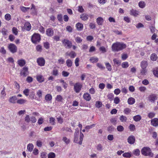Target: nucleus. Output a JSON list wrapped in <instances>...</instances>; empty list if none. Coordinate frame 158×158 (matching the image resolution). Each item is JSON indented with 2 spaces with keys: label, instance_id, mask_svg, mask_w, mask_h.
I'll use <instances>...</instances> for the list:
<instances>
[{
  "label": "nucleus",
  "instance_id": "f257e3e1",
  "mask_svg": "<svg viewBox=\"0 0 158 158\" xmlns=\"http://www.w3.org/2000/svg\"><path fill=\"white\" fill-rule=\"evenodd\" d=\"M126 44L122 42H117L113 43L111 47L112 50L114 52H118L126 48Z\"/></svg>",
  "mask_w": 158,
  "mask_h": 158
},
{
  "label": "nucleus",
  "instance_id": "f03ea898",
  "mask_svg": "<svg viewBox=\"0 0 158 158\" xmlns=\"http://www.w3.org/2000/svg\"><path fill=\"white\" fill-rule=\"evenodd\" d=\"M142 154L145 156H148L150 157H153V153L152 152L150 148L148 147H144L141 150Z\"/></svg>",
  "mask_w": 158,
  "mask_h": 158
},
{
  "label": "nucleus",
  "instance_id": "7ed1b4c3",
  "mask_svg": "<svg viewBox=\"0 0 158 158\" xmlns=\"http://www.w3.org/2000/svg\"><path fill=\"white\" fill-rule=\"evenodd\" d=\"M84 137L83 134L81 132H80L79 136V135L77 134L74 133L73 138V142L78 143L79 145H81L82 143V141Z\"/></svg>",
  "mask_w": 158,
  "mask_h": 158
},
{
  "label": "nucleus",
  "instance_id": "20e7f679",
  "mask_svg": "<svg viewBox=\"0 0 158 158\" xmlns=\"http://www.w3.org/2000/svg\"><path fill=\"white\" fill-rule=\"evenodd\" d=\"M40 35L38 33H35L31 36V41L34 44H37L40 42Z\"/></svg>",
  "mask_w": 158,
  "mask_h": 158
},
{
  "label": "nucleus",
  "instance_id": "39448f33",
  "mask_svg": "<svg viewBox=\"0 0 158 158\" xmlns=\"http://www.w3.org/2000/svg\"><path fill=\"white\" fill-rule=\"evenodd\" d=\"M62 42L64 46L66 48L70 49L72 47V44L70 41L67 39L62 40Z\"/></svg>",
  "mask_w": 158,
  "mask_h": 158
},
{
  "label": "nucleus",
  "instance_id": "423d86ee",
  "mask_svg": "<svg viewBox=\"0 0 158 158\" xmlns=\"http://www.w3.org/2000/svg\"><path fill=\"white\" fill-rule=\"evenodd\" d=\"M20 74L21 76L26 77L29 74L28 68L26 66L23 67L21 70Z\"/></svg>",
  "mask_w": 158,
  "mask_h": 158
},
{
  "label": "nucleus",
  "instance_id": "0eeeda50",
  "mask_svg": "<svg viewBox=\"0 0 158 158\" xmlns=\"http://www.w3.org/2000/svg\"><path fill=\"white\" fill-rule=\"evenodd\" d=\"M82 85L79 82L76 83L74 85V91L77 93L80 92L82 88Z\"/></svg>",
  "mask_w": 158,
  "mask_h": 158
},
{
  "label": "nucleus",
  "instance_id": "6e6552de",
  "mask_svg": "<svg viewBox=\"0 0 158 158\" xmlns=\"http://www.w3.org/2000/svg\"><path fill=\"white\" fill-rule=\"evenodd\" d=\"M8 48L10 51L12 53H15L17 51V47L13 44H10L8 46Z\"/></svg>",
  "mask_w": 158,
  "mask_h": 158
},
{
  "label": "nucleus",
  "instance_id": "1a4fd4ad",
  "mask_svg": "<svg viewBox=\"0 0 158 158\" xmlns=\"http://www.w3.org/2000/svg\"><path fill=\"white\" fill-rule=\"evenodd\" d=\"M157 99V95L156 94H151L148 97V100L152 103H154Z\"/></svg>",
  "mask_w": 158,
  "mask_h": 158
},
{
  "label": "nucleus",
  "instance_id": "9d476101",
  "mask_svg": "<svg viewBox=\"0 0 158 158\" xmlns=\"http://www.w3.org/2000/svg\"><path fill=\"white\" fill-rule=\"evenodd\" d=\"M37 62L39 66H43L45 64V60L43 57L39 58L37 60Z\"/></svg>",
  "mask_w": 158,
  "mask_h": 158
},
{
  "label": "nucleus",
  "instance_id": "9b49d317",
  "mask_svg": "<svg viewBox=\"0 0 158 158\" xmlns=\"http://www.w3.org/2000/svg\"><path fill=\"white\" fill-rule=\"evenodd\" d=\"M135 137L134 136L130 135L127 139V142L130 144H133L135 142Z\"/></svg>",
  "mask_w": 158,
  "mask_h": 158
},
{
  "label": "nucleus",
  "instance_id": "f8f14e48",
  "mask_svg": "<svg viewBox=\"0 0 158 158\" xmlns=\"http://www.w3.org/2000/svg\"><path fill=\"white\" fill-rule=\"evenodd\" d=\"M151 124L154 127H157L158 126V118H155L152 119L151 120Z\"/></svg>",
  "mask_w": 158,
  "mask_h": 158
},
{
  "label": "nucleus",
  "instance_id": "ddd939ff",
  "mask_svg": "<svg viewBox=\"0 0 158 158\" xmlns=\"http://www.w3.org/2000/svg\"><path fill=\"white\" fill-rule=\"evenodd\" d=\"M17 100V98L16 96L10 97L8 99L9 102L13 104H15L17 102L16 101Z\"/></svg>",
  "mask_w": 158,
  "mask_h": 158
},
{
  "label": "nucleus",
  "instance_id": "4468645a",
  "mask_svg": "<svg viewBox=\"0 0 158 158\" xmlns=\"http://www.w3.org/2000/svg\"><path fill=\"white\" fill-rule=\"evenodd\" d=\"M46 34L48 36L51 37L53 35L54 31L51 28H48L46 31Z\"/></svg>",
  "mask_w": 158,
  "mask_h": 158
},
{
  "label": "nucleus",
  "instance_id": "2eb2a0df",
  "mask_svg": "<svg viewBox=\"0 0 158 158\" xmlns=\"http://www.w3.org/2000/svg\"><path fill=\"white\" fill-rule=\"evenodd\" d=\"M17 63L21 67L23 66L26 63V61L23 59L19 60Z\"/></svg>",
  "mask_w": 158,
  "mask_h": 158
},
{
  "label": "nucleus",
  "instance_id": "dca6fc26",
  "mask_svg": "<svg viewBox=\"0 0 158 158\" xmlns=\"http://www.w3.org/2000/svg\"><path fill=\"white\" fill-rule=\"evenodd\" d=\"M139 12L136 10L132 9L130 10V14L134 17H136L139 15Z\"/></svg>",
  "mask_w": 158,
  "mask_h": 158
},
{
  "label": "nucleus",
  "instance_id": "f3484780",
  "mask_svg": "<svg viewBox=\"0 0 158 158\" xmlns=\"http://www.w3.org/2000/svg\"><path fill=\"white\" fill-rule=\"evenodd\" d=\"M24 27L26 30L27 31H29L31 29V24L29 22H26L24 24Z\"/></svg>",
  "mask_w": 158,
  "mask_h": 158
},
{
  "label": "nucleus",
  "instance_id": "a211bd4d",
  "mask_svg": "<svg viewBox=\"0 0 158 158\" xmlns=\"http://www.w3.org/2000/svg\"><path fill=\"white\" fill-rule=\"evenodd\" d=\"M96 22L99 25H102L104 22L103 19L101 17H99L96 19Z\"/></svg>",
  "mask_w": 158,
  "mask_h": 158
},
{
  "label": "nucleus",
  "instance_id": "6ab92c4d",
  "mask_svg": "<svg viewBox=\"0 0 158 158\" xmlns=\"http://www.w3.org/2000/svg\"><path fill=\"white\" fill-rule=\"evenodd\" d=\"M76 27L78 31H81L83 28V24L81 23H78L76 24Z\"/></svg>",
  "mask_w": 158,
  "mask_h": 158
},
{
  "label": "nucleus",
  "instance_id": "aec40b11",
  "mask_svg": "<svg viewBox=\"0 0 158 158\" xmlns=\"http://www.w3.org/2000/svg\"><path fill=\"white\" fill-rule=\"evenodd\" d=\"M89 16L88 15L85 13L82 14L81 15L80 18L83 21H86L88 19Z\"/></svg>",
  "mask_w": 158,
  "mask_h": 158
},
{
  "label": "nucleus",
  "instance_id": "412c9836",
  "mask_svg": "<svg viewBox=\"0 0 158 158\" xmlns=\"http://www.w3.org/2000/svg\"><path fill=\"white\" fill-rule=\"evenodd\" d=\"M66 54L67 55L69 56L71 58H73L76 56V54L73 51H71L69 53L67 52Z\"/></svg>",
  "mask_w": 158,
  "mask_h": 158
},
{
  "label": "nucleus",
  "instance_id": "4be33fe9",
  "mask_svg": "<svg viewBox=\"0 0 158 158\" xmlns=\"http://www.w3.org/2000/svg\"><path fill=\"white\" fill-rule=\"evenodd\" d=\"M148 65V63L147 61H143L141 62L140 66L142 69H146Z\"/></svg>",
  "mask_w": 158,
  "mask_h": 158
},
{
  "label": "nucleus",
  "instance_id": "5701e85b",
  "mask_svg": "<svg viewBox=\"0 0 158 158\" xmlns=\"http://www.w3.org/2000/svg\"><path fill=\"white\" fill-rule=\"evenodd\" d=\"M83 97L87 101H89L91 98L90 94L88 93L84 94H83Z\"/></svg>",
  "mask_w": 158,
  "mask_h": 158
},
{
  "label": "nucleus",
  "instance_id": "b1692460",
  "mask_svg": "<svg viewBox=\"0 0 158 158\" xmlns=\"http://www.w3.org/2000/svg\"><path fill=\"white\" fill-rule=\"evenodd\" d=\"M128 104L129 105H132L135 102V99L132 97L129 98L127 101Z\"/></svg>",
  "mask_w": 158,
  "mask_h": 158
},
{
  "label": "nucleus",
  "instance_id": "393cba45",
  "mask_svg": "<svg viewBox=\"0 0 158 158\" xmlns=\"http://www.w3.org/2000/svg\"><path fill=\"white\" fill-rule=\"evenodd\" d=\"M56 100L60 102H62L63 100V98H62L61 95H57L56 98H55Z\"/></svg>",
  "mask_w": 158,
  "mask_h": 158
},
{
  "label": "nucleus",
  "instance_id": "a878e982",
  "mask_svg": "<svg viewBox=\"0 0 158 158\" xmlns=\"http://www.w3.org/2000/svg\"><path fill=\"white\" fill-rule=\"evenodd\" d=\"M157 56L155 53L152 54L150 56V59L152 61H156L157 59Z\"/></svg>",
  "mask_w": 158,
  "mask_h": 158
},
{
  "label": "nucleus",
  "instance_id": "bb28decb",
  "mask_svg": "<svg viewBox=\"0 0 158 158\" xmlns=\"http://www.w3.org/2000/svg\"><path fill=\"white\" fill-rule=\"evenodd\" d=\"M66 64L68 67H70L72 66L73 62L70 59H68L66 61Z\"/></svg>",
  "mask_w": 158,
  "mask_h": 158
},
{
  "label": "nucleus",
  "instance_id": "cd10ccee",
  "mask_svg": "<svg viewBox=\"0 0 158 158\" xmlns=\"http://www.w3.org/2000/svg\"><path fill=\"white\" fill-rule=\"evenodd\" d=\"M133 119L135 122H138L141 119V117L140 115H137L134 116L133 117Z\"/></svg>",
  "mask_w": 158,
  "mask_h": 158
},
{
  "label": "nucleus",
  "instance_id": "c85d7f7f",
  "mask_svg": "<svg viewBox=\"0 0 158 158\" xmlns=\"http://www.w3.org/2000/svg\"><path fill=\"white\" fill-rule=\"evenodd\" d=\"M113 61L114 64H116L118 66L120 65L121 64V61L117 59H114L113 60Z\"/></svg>",
  "mask_w": 158,
  "mask_h": 158
},
{
  "label": "nucleus",
  "instance_id": "c756f323",
  "mask_svg": "<svg viewBox=\"0 0 158 158\" xmlns=\"http://www.w3.org/2000/svg\"><path fill=\"white\" fill-rule=\"evenodd\" d=\"M26 101H27L26 100L21 99L17 100V103L18 104L22 105L25 103L26 102Z\"/></svg>",
  "mask_w": 158,
  "mask_h": 158
},
{
  "label": "nucleus",
  "instance_id": "7c9ffc66",
  "mask_svg": "<svg viewBox=\"0 0 158 158\" xmlns=\"http://www.w3.org/2000/svg\"><path fill=\"white\" fill-rule=\"evenodd\" d=\"M140 74L142 75L143 76L146 75L147 72V70L146 69L141 68V69L140 70Z\"/></svg>",
  "mask_w": 158,
  "mask_h": 158
},
{
  "label": "nucleus",
  "instance_id": "2f4dec72",
  "mask_svg": "<svg viewBox=\"0 0 158 158\" xmlns=\"http://www.w3.org/2000/svg\"><path fill=\"white\" fill-rule=\"evenodd\" d=\"M115 129L112 126H109L107 128V131L110 133L114 131Z\"/></svg>",
  "mask_w": 158,
  "mask_h": 158
},
{
  "label": "nucleus",
  "instance_id": "473e14b6",
  "mask_svg": "<svg viewBox=\"0 0 158 158\" xmlns=\"http://www.w3.org/2000/svg\"><path fill=\"white\" fill-rule=\"evenodd\" d=\"M95 125V124H94L90 125H87L85 127V129H86V131L88 132L89 130L92 128L94 127Z\"/></svg>",
  "mask_w": 158,
  "mask_h": 158
},
{
  "label": "nucleus",
  "instance_id": "72a5a7b5",
  "mask_svg": "<svg viewBox=\"0 0 158 158\" xmlns=\"http://www.w3.org/2000/svg\"><path fill=\"white\" fill-rule=\"evenodd\" d=\"M102 103L100 101H97L95 103V106L98 108H100L102 106Z\"/></svg>",
  "mask_w": 158,
  "mask_h": 158
},
{
  "label": "nucleus",
  "instance_id": "f704fd0d",
  "mask_svg": "<svg viewBox=\"0 0 158 158\" xmlns=\"http://www.w3.org/2000/svg\"><path fill=\"white\" fill-rule=\"evenodd\" d=\"M33 145L32 143H29L27 146V149L30 152L32 151L33 149Z\"/></svg>",
  "mask_w": 158,
  "mask_h": 158
},
{
  "label": "nucleus",
  "instance_id": "c9c22d12",
  "mask_svg": "<svg viewBox=\"0 0 158 158\" xmlns=\"http://www.w3.org/2000/svg\"><path fill=\"white\" fill-rule=\"evenodd\" d=\"M105 64L107 70L109 71H111L112 70V68L110 64L108 62H106L105 63Z\"/></svg>",
  "mask_w": 158,
  "mask_h": 158
},
{
  "label": "nucleus",
  "instance_id": "e433bc0d",
  "mask_svg": "<svg viewBox=\"0 0 158 158\" xmlns=\"http://www.w3.org/2000/svg\"><path fill=\"white\" fill-rule=\"evenodd\" d=\"M108 98L110 101H112L114 98V95L112 93H110L107 96Z\"/></svg>",
  "mask_w": 158,
  "mask_h": 158
},
{
  "label": "nucleus",
  "instance_id": "4c0bfd02",
  "mask_svg": "<svg viewBox=\"0 0 158 158\" xmlns=\"http://www.w3.org/2000/svg\"><path fill=\"white\" fill-rule=\"evenodd\" d=\"M37 80L39 82H42L44 81V79L41 75H40L37 77Z\"/></svg>",
  "mask_w": 158,
  "mask_h": 158
},
{
  "label": "nucleus",
  "instance_id": "58836bf2",
  "mask_svg": "<svg viewBox=\"0 0 158 158\" xmlns=\"http://www.w3.org/2000/svg\"><path fill=\"white\" fill-rule=\"evenodd\" d=\"M36 49L37 52H41L42 50V46L40 44H38L36 47Z\"/></svg>",
  "mask_w": 158,
  "mask_h": 158
},
{
  "label": "nucleus",
  "instance_id": "ea45409f",
  "mask_svg": "<svg viewBox=\"0 0 158 158\" xmlns=\"http://www.w3.org/2000/svg\"><path fill=\"white\" fill-rule=\"evenodd\" d=\"M122 67L123 68H126L128 67L129 64L127 62L125 61L123 62L121 64Z\"/></svg>",
  "mask_w": 158,
  "mask_h": 158
},
{
  "label": "nucleus",
  "instance_id": "a19ab883",
  "mask_svg": "<svg viewBox=\"0 0 158 158\" xmlns=\"http://www.w3.org/2000/svg\"><path fill=\"white\" fill-rule=\"evenodd\" d=\"M52 98V96L50 94H47L45 96V99L46 101H50Z\"/></svg>",
  "mask_w": 158,
  "mask_h": 158
},
{
  "label": "nucleus",
  "instance_id": "79ce46f5",
  "mask_svg": "<svg viewBox=\"0 0 158 158\" xmlns=\"http://www.w3.org/2000/svg\"><path fill=\"white\" fill-rule=\"evenodd\" d=\"M119 119L122 122H126L127 120V118L125 116L121 115L119 118Z\"/></svg>",
  "mask_w": 158,
  "mask_h": 158
},
{
  "label": "nucleus",
  "instance_id": "37998d69",
  "mask_svg": "<svg viewBox=\"0 0 158 158\" xmlns=\"http://www.w3.org/2000/svg\"><path fill=\"white\" fill-rule=\"evenodd\" d=\"M56 157L55 154L53 152H50L48 155V158H55Z\"/></svg>",
  "mask_w": 158,
  "mask_h": 158
},
{
  "label": "nucleus",
  "instance_id": "c03bdc74",
  "mask_svg": "<svg viewBox=\"0 0 158 158\" xmlns=\"http://www.w3.org/2000/svg\"><path fill=\"white\" fill-rule=\"evenodd\" d=\"M21 10L24 12H26L27 11L30 9V7H26L23 6H22L20 7Z\"/></svg>",
  "mask_w": 158,
  "mask_h": 158
},
{
  "label": "nucleus",
  "instance_id": "a18cd8bd",
  "mask_svg": "<svg viewBox=\"0 0 158 158\" xmlns=\"http://www.w3.org/2000/svg\"><path fill=\"white\" fill-rule=\"evenodd\" d=\"M60 82L62 83V85L63 87H64L65 89H66L68 86V84L64 80H60Z\"/></svg>",
  "mask_w": 158,
  "mask_h": 158
},
{
  "label": "nucleus",
  "instance_id": "49530a36",
  "mask_svg": "<svg viewBox=\"0 0 158 158\" xmlns=\"http://www.w3.org/2000/svg\"><path fill=\"white\" fill-rule=\"evenodd\" d=\"M131 110L128 108H125L123 111L124 114L127 115L128 114L131 112Z\"/></svg>",
  "mask_w": 158,
  "mask_h": 158
},
{
  "label": "nucleus",
  "instance_id": "de8ad7c7",
  "mask_svg": "<svg viewBox=\"0 0 158 158\" xmlns=\"http://www.w3.org/2000/svg\"><path fill=\"white\" fill-rule=\"evenodd\" d=\"M153 74L156 77H158V68H156L153 70Z\"/></svg>",
  "mask_w": 158,
  "mask_h": 158
},
{
  "label": "nucleus",
  "instance_id": "09e8293b",
  "mask_svg": "<svg viewBox=\"0 0 158 158\" xmlns=\"http://www.w3.org/2000/svg\"><path fill=\"white\" fill-rule=\"evenodd\" d=\"M123 156L126 158H129L131 156V154L129 152H125L123 154Z\"/></svg>",
  "mask_w": 158,
  "mask_h": 158
},
{
  "label": "nucleus",
  "instance_id": "8fccbe9b",
  "mask_svg": "<svg viewBox=\"0 0 158 158\" xmlns=\"http://www.w3.org/2000/svg\"><path fill=\"white\" fill-rule=\"evenodd\" d=\"M5 18L6 20L9 21L11 19V17L10 14H6L5 15Z\"/></svg>",
  "mask_w": 158,
  "mask_h": 158
},
{
  "label": "nucleus",
  "instance_id": "3c124183",
  "mask_svg": "<svg viewBox=\"0 0 158 158\" xmlns=\"http://www.w3.org/2000/svg\"><path fill=\"white\" fill-rule=\"evenodd\" d=\"M117 129L118 131L122 132L124 131V128L121 125H119L117 127Z\"/></svg>",
  "mask_w": 158,
  "mask_h": 158
},
{
  "label": "nucleus",
  "instance_id": "603ef678",
  "mask_svg": "<svg viewBox=\"0 0 158 158\" xmlns=\"http://www.w3.org/2000/svg\"><path fill=\"white\" fill-rule=\"evenodd\" d=\"M139 6L141 8H143L145 6L144 2L142 1L139 2Z\"/></svg>",
  "mask_w": 158,
  "mask_h": 158
},
{
  "label": "nucleus",
  "instance_id": "864d4df0",
  "mask_svg": "<svg viewBox=\"0 0 158 158\" xmlns=\"http://www.w3.org/2000/svg\"><path fill=\"white\" fill-rule=\"evenodd\" d=\"M90 60L93 63L97 62L98 61V59L97 58L92 57L90 59Z\"/></svg>",
  "mask_w": 158,
  "mask_h": 158
},
{
  "label": "nucleus",
  "instance_id": "5fc2aeb1",
  "mask_svg": "<svg viewBox=\"0 0 158 158\" xmlns=\"http://www.w3.org/2000/svg\"><path fill=\"white\" fill-rule=\"evenodd\" d=\"M129 128L131 131H134L135 130V127L134 124H131L129 125Z\"/></svg>",
  "mask_w": 158,
  "mask_h": 158
},
{
  "label": "nucleus",
  "instance_id": "6e6d98bb",
  "mask_svg": "<svg viewBox=\"0 0 158 158\" xmlns=\"http://www.w3.org/2000/svg\"><path fill=\"white\" fill-rule=\"evenodd\" d=\"M44 47L46 49H48L50 48V44L48 42H45L43 43Z\"/></svg>",
  "mask_w": 158,
  "mask_h": 158
},
{
  "label": "nucleus",
  "instance_id": "4d7b16f0",
  "mask_svg": "<svg viewBox=\"0 0 158 158\" xmlns=\"http://www.w3.org/2000/svg\"><path fill=\"white\" fill-rule=\"evenodd\" d=\"M155 115V113L154 112H150L149 113L148 115V117L150 118H152L154 117Z\"/></svg>",
  "mask_w": 158,
  "mask_h": 158
},
{
  "label": "nucleus",
  "instance_id": "13d9d810",
  "mask_svg": "<svg viewBox=\"0 0 158 158\" xmlns=\"http://www.w3.org/2000/svg\"><path fill=\"white\" fill-rule=\"evenodd\" d=\"M97 66L98 68L102 70H104L105 69V67L100 63H97Z\"/></svg>",
  "mask_w": 158,
  "mask_h": 158
},
{
  "label": "nucleus",
  "instance_id": "bf43d9fd",
  "mask_svg": "<svg viewBox=\"0 0 158 158\" xmlns=\"http://www.w3.org/2000/svg\"><path fill=\"white\" fill-rule=\"evenodd\" d=\"M76 42L77 43H80L82 41V39L80 37H77L75 39Z\"/></svg>",
  "mask_w": 158,
  "mask_h": 158
},
{
  "label": "nucleus",
  "instance_id": "052dcab7",
  "mask_svg": "<svg viewBox=\"0 0 158 158\" xmlns=\"http://www.w3.org/2000/svg\"><path fill=\"white\" fill-rule=\"evenodd\" d=\"M23 94L26 96H28L29 94V89H25L23 92Z\"/></svg>",
  "mask_w": 158,
  "mask_h": 158
},
{
  "label": "nucleus",
  "instance_id": "680f3d73",
  "mask_svg": "<svg viewBox=\"0 0 158 158\" xmlns=\"http://www.w3.org/2000/svg\"><path fill=\"white\" fill-rule=\"evenodd\" d=\"M52 74L55 76H57L58 74V70L56 69H54L52 70Z\"/></svg>",
  "mask_w": 158,
  "mask_h": 158
},
{
  "label": "nucleus",
  "instance_id": "e2e57ef3",
  "mask_svg": "<svg viewBox=\"0 0 158 158\" xmlns=\"http://www.w3.org/2000/svg\"><path fill=\"white\" fill-rule=\"evenodd\" d=\"M140 151L138 149H136L134 151V154L137 156H139L140 154Z\"/></svg>",
  "mask_w": 158,
  "mask_h": 158
},
{
  "label": "nucleus",
  "instance_id": "0e129e2a",
  "mask_svg": "<svg viewBox=\"0 0 158 158\" xmlns=\"http://www.w3.org/2000/svg\"><path fill=\"white\" fill-rule=\"evenodd\" d=\"M12 31L13 33L15 35H17L18 33V31L17 29L15 27L12 28Z\"/></svg>",
  "mask_w": 158,
  "mask_h": 158
},
{
  "label": "nucleus",
  "instance_id": "69168bd1",
  "mask_svg": "<svg viewBox=\"0 0 158 158\" xmlns=\"http://www.w3.org/2000/svg\"><path fill=\"white\" fill-rule=\"evenodd\" d=\"M96 148L98 151H101L102 150L103 147L101 144L99 143L97 145Z\"/></svg>",
  "mask_w": 158,
  "mask_h": 158
},
{
  "label": "nucleus",
  "instance_id": "338daca9",
  "mask_svg": "<svg viewBox=\"0 0 158 158\" xmlns=\"http://www.w3.org/2000/svg\"><path fill=\"white\" fill-rule=\"evenodd\" d=\"M62 140L64 141L67 144H69L70 142V140L68 139L66 137H64L63 138Z\"/></svg>",
  "mask_w": 158,
  "mask_h": 158
},
{
  "label": "nucleus",
  "instance_id": "774afa93",
  "mask_svg": "<svg viewBox=\"0 0 158 158\" xmlns=\"http://www.w3.org/2000/svg\"><path fill=\"white\" fill-rule=\"evenodd\" d=\"M30 121L31 123H35L36 122L37 119L35 117L32 116L31 117Z\"/></svg>",
  "mask_w": 158,
  "mask_h": 158
}]
</instances>
